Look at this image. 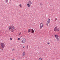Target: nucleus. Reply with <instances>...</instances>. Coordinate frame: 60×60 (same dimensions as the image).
Instances as JSON below:
<instances>
[{"label": "nucleus", "instance_id": "obj_24", "mask_svg": "<svg viewBox=\"0 0 60 60\" xmlns=\"http://www.w3.org/2000/svg\"><path fill=\"white\" fill-rule=\"evenodd\" d=\"M12 38H10V40H12Z\"/></svg>", "mask_w": 60, "mask_h": 60}, {"label": "nucleus", "instance_id": "obj_20", "mask_svg": "<svg viewBox=\"0 0 60 60\" xmlns=\"http://www.w3.org/2000/svg\"><path fill=\"white\" fill-rule=\"evenodd\" d=\"M6 3H7L8 2V0H6Z\"/></svg>", "mask_w": 60, "mask_h": 60}, {"label": "nucleus", "instance_id": "obj_7", "mask_svg": "<svg viewBox=\"0 0 60 60\" xmlns=\"http://www.w3.org/2000/svg\"><path fill=\"white\" fill-rule=\"evenodd\" d=\"M47 22L48 24L50 23V19H48Z\"/></svg>", "mask_w": 60, "mask_h": 60}, {"label": "nucleus", "instance_id": "obj_9", "mask_svg": "<svg viewBox=\"0 0 60 60\" xmlns=\"http://www.w3.org/2000/svg\"><path fill=\"white\" fill-rule=\"evenodd\" d=\"M25 55V52H24L22 53V56H24Z\"/></svg>", "mask_w": 60, "mask_h": 60}, {"label": "nucleus", "instance_id": "obj_32", "mask_svg": "<svg viewBox=\"0 0 60 60\" xmlns=\"http://www.w3.org/2000/svg\"><path fill=\"white\" fill-rule=\"evenodd\" d=\"M34 24H35V23H34Z\"/></svg>", "mask_w": 60, "mask_h": 60}, {"label": "nucleus", "instance_id": "obj_31", "mask_svg": "<svg viewBox=\"0 0 60 60\" xmlns=\"http://www.w3.org/2000/svg\"><path fill=\"white\" fill-rule=\"evenodd\" d=\"M12 60H14V59H13Z\"/></svg>", "mask_w": 60, "mask_h": 60}, {"label": "nucleus", "instance_id": "obj_2", "mask_svg": "<svg viewBox=\"0 0 60 60\" xmlns=\"http://www.w3.org/2000/svg\"><path fill=\"white\" fill-rule=\"evenodd\" d=\"M26 40V39L25 38H23L22 39V43H25L26 42V41H25V40Z\"/></svg>", "mask_w": 60, "mask_h": 60}, {"label": "nucleus", "instance_id": "obj_5", "mask_svg": "<svg viewBox=\"0 0 60 60\" xmlns=\"http://www.w3.org/2000/svg\"><path fill=\"white\" fill-rule=\"evenodd\" d=\"M1 47L3 49V48H4V43H2L1 44Z\"/></svg>", "mask_w": 60, "mask_h": 60}, {"label": "nucleus", "instance_id": "obj_4", "mask_svg": "<svg viewBox=\"0 0 60 60\" xmlns=\"http://www.w3.org/2000/svg\"><path fill=\"white\" fill-rule=\"evenodd\" d=\"M43 25L42 24V23H41L40 25V29H41L42 27H43Z\"/></svg>", "mask_w": 60, "mask_h": 60}, {"label": "nucleus", "instance_id": "obj_23", "mask_svg": "<svg viewBox=\"0 0 60 60\" xmlns=\"http://www.w3.org/2000/svg\"><path fill=\"white\" fill-rule=\"evenodd\" d=\"M55 21H56V20H57V19H56V18L55 19Z\"/></svg>", "mask_w": 60, "mask_h": 60}, {"label": "nucleus", "instance_id": "obj_1", "mask_svg": "<svg viewBox=\"0 0 60 60\" xmlns=\"http://www.w3.org/2000/svg\"><path fill=\"white\" fill-rule=\"evenodd\" d=\"M11 32H13L14 30V29L15 28H14V26H11Z\"/></svg>", "mask_w": 60, "mask_h": 60}, {"label": "nucleus", "instance_id": "obj_28", "mask_svg": "<svg viewBox=\"0 0 60 60\" xmlns=\"http://www.w3.org/2000/svg\"><path fill=\"white\" fill-rule=\"evenodd\" d=\"M54 31H56V29H55V28L54 29Z\"/></svg>", "mask_w": 60, "mask_h": 60}, {"label": "nucleus", "instance_id": "obj_11", "mask_svg": "<svg viewBox=\"0 0 60 60\" xmlns=\"http://www.w3.org/2000/svg\"><path fill=\"white\" fill-rule=\"evenodd\" d=\"M9 30H11V26H9Z\"/></svg>", "mask_w": 60, "mask_h": 60}, {"label": "nucleus", "instance_id": "obj_19", "mask_svg": "<svg viewBox=\"0 0 60 60\" xmlns=\"http://www.w3.org/2000/svg\"><path fill=\"white\" fill-rule=\"evenodd\" d=\"M57 39V41H59V39L58 38L57 39Z\"/></svg>", "mask_w": 60, "mask_h": 60}, {"label": "nucleus", "instance_id": "obj_26", "mask_svg": "<svg viewBox=\"0 0 60 60\" xmlns=\"http://www.w3.org/2000/svg\"><path fill=\"white\" fill-rule=\"evenodd\" d=\"M14 50H15L14 49H12V51H14Z\"/></svg>", "mask_w": 60, "mask_h": 60}, {"label": "nucleus", "instance_id": "obj_6", "mask_svg": "<svg viewBox=\"0 0 60 60\" xmlns=\"http://www.w3.org/2000/svg\"><path fill=\"white\" fill-rule=\"evenodd\" d=\"M55 37L56 39H57V38H58V37H59V36L57 35H55Z\"/></svg>", "mask_w": 60, "mask_h": 60}, {"label": "nucleus", "instance_id": "obj_17", "mask_svg": "<svg viewBox=\"0 0 60 60\" xmlns=\"http://www.w3.org/2000/svg\"><path fill=\"white\" fill-rule=\"evenodd\" d=\"M19 6L20 7H22V6L21 5V4L19 5Z\"/></svg>", "mask_w": 60, "mask_h": 60}, {"label": "nucleus", "instance_id": "obj_8", "mask_svg": "<svg viewBox=\"0 0 60 60\" xmlns=\"http://www.w3.org/2000/svg\"><path fill=\"white\" fill-rule=\"evenodd\" d=\"M29 4L31 5L32 4V2L31 1H29Z\"/></svg>", "mask_w": 60, "mask_h": 60}, {"label": "nucleus", "instance_id": "obj_25", "mask_svg": "<svg viewBox=\"0 0 60 60\" xmlns=\"http://www.w3.org/2000/svg\"><path fill=\"white\" fill-rule=\"evenodd\" d=\"M46 25L47 26H48V23H46Z\"/></svg>", "mask_w": 60, "mask_h": 60}, {"label": "nucleus", "instance_id": "obj_27", "mask_svg": "<svg viewBox=\"0 0 60 60\" xmlns=\"http://www.w3.org/2000/svg\"><path fill=\"white\" fill-rule=\"evenodd\" d=\"M21 34V33L20 32V33L19 34V35H20V34Z\"/></svg>", "mask_w": 60, "mask_h": 60}, {"label": "nucleus", "instance_id": "obj_13", "mask_svg": "<svg viewBox=\"0 0 60 60\" xmlns=\"http://www.w3.org/2000/svg\"><path fill=\"white\" fill-rule=\"evenodd\" d=\"M40 5H42V3H41L40 4Z\"/></svg>", "mask_w": 60, "mask_h": 60}, {"label": "nucleus", "instance_id": "obj_30", "mask_svg": "<svg viewBox=\"0 0 60 60\" xmlns=\"http://www.w3.org/2000/svg\"><path fill=\"white\" fill-rule=\"evenodd\" d=\"M25 48V46H23V48Z\"/></svg>", "mask_w": 60, "mask_h": 60}, {"label": "nucleus", "instance_id": "obj_14", "mask_svg": "<svg viewBox=\"0 0 60 60\" xmlns=\"http://www.w3.org/2000/svg\"><path fill=\"white\" fill-rule=\"evenodd\" d=\"M57 30H58V32H59V28H58Z\"/></svg>", "mask_w": 60, "mask_h": 60}, {"label": "nucleus", "instance_id": "obj_3", "mask_svg": "<svg viewBox=\"0 0 60 60\" xmlns=\"http://www.w3.org/2000/svg\"><path fill=\"white\" fill-rule=\"evenodd\" d=\"M30 32L31 33H34V31L33 29H31Z\"/></svg>", "mask_w": 60, "mask_h": 60}, {"label": "nucleus", "instance_id": "obj_22", "mask_svg": "<svg viewBox=\"0 0 60 60\" xmlns=\"http://www.w3.org/2000/svg\"><path fill=\"white\" fill-rule=\"evenodd\" d=\"M26 47H27V48H28V45H27Z\"/></svg>", "mask_w": 60, "mask_h": 60}, {"label": "nucleus", "instance_id": "obj_12", "mask_svg": "<svg viewBox=\"0 0 60 60\" xmlns=\"http://www.w3.org/2000/svg\"><path fill=\"white\" fill-rule=\"evenodd\" d=\"M27 5L29 7H30V4H27Z\"/></svg>", "mask_w": 60, "mask_h": 60}, {"label": "nucleus", "instance_id": "obj_15", "mask_svg": "<svg viewBox=\"0 0 60 60\" xmlns=\"http://www.w3.org/2000/svg\"><path fill=\"white\" fill-rule=\"evenodd\" d=\"M18 40L19 41H20V38H18Z\"/></svg>", "mask_w": 60, "mask_h": 60}, {"label": "nucleus", "instance_id": "obj_16", "mask_svg": "<svg viewBox=\"0 0 60 60\" xmlns=\"http://www.w3.org/2000/svg\"><path fill=\"white\" fill-rule=\"evenodd\" d=\"M39 60H42V58H39Z\"/></svg>", "mask_w": 60, "mask_h": 60}, {"label": "nucleus", "instance_id": "obj_21", "mask_svg": "<svg viewBox=\"0 0 60 60\" xmlns=\"http://www.w3.org/2000/svg\"><path fill=\"white\" fill-rule=\"evenodd\" d=\"M48 44H49H49L50 43H49V42H48Z\"/></svg>", "mask_w": 60, "mask_h": 60}, {"label": "nucleus", "instance_id": "obj_18", "mask_svg": "<svg viewBox=\"0 0 60 60\" xmlns=\"http://www.w3.org/2000/svg\"><path fill=\"white\" fill-rule=\"evenodd\" d=\"M57 27H55V29H57Z\"/></svg>", "mask_w": 60, "mask_h": 60}, {"label": "nucleus", "instance_id": "obj_10", "mask_svg": "<svg viewBox=\"0 0 60 60\" xmlns=\"http://www.w3.org/2000/svg\"><path fill=\"white\" fill-rule=\"evenodd\" d=\"M31 29H29L28 30V33H30V32Z\"/></svg>", "mask_w": 60, "mask_h": 60}, {"label": "nucleus", "instance_id": "obj_29", "mask_svg": "<svg viewBox=\"0 0 60 60\" xmlns=\"http://www.w3.org/2000/svg\"><path fill=\"white\" fill-rule=\"evenodd\" d=\"M57 31V29H55V31Z\"/></svg>", "mask_w": 60, "mask_h": 60}]
</instances>
